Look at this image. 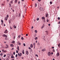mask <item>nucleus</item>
<instances>
[{
  "instance_id": "44",
  "label": "nucleus",
  "mask_w": 60,
  "mask_h": 60,
  "mask_svg": "<svg viewBox=\"0 0 60 60\" xmlns=\"http://www.w3.org/2000/svg\"><path fill=\"white\" fill-rule=\"evenodd\" d=\"M16 52L17 53H18V52H18V51L17 50H16Z\"/></svg>"
},
{
  "instance_id": "2",
  "label": "nucleus",
  "mask_w": 60,
  "mask_h": 60,
  "mask_svg": "<svg viewBox=\"0 0 60 60\" xmlns=\"http://www.w3.org/2000/svg\"><path fill=\"white\" fill-rule=\"evenodd\" d=\"M43 8H41V7H40L39 8V10L40 11H43Z\"/></svg>"
},
{
  "instance_id": "43",
  "label": "nucleus",
  "mask_w": 60,
  "mask_h": 60,
  "mask_svg": "<svg viewBox=\"0 0 60 60\" xmlns=\"http://www.w3.org/2000/svg\"><path fill=\"white\" fill-rule=\"evenodd\" d=\"M49 19H47L46 20V21H47V22H49Z\"/></svg>"
},
{
  "instance_id": "26",
  "label": "nucleus",
  "mask_w": 60,
  "mask_h": 60,
  "mask_svg": "<svg viewBox=\"0 0 60 60\" xmlns=\"http://www.w3.org/2000/svg\"><path fill=\"white\" fill-rule=\"evenodd\" d=\"M35 32L36 33H37V31L36 30H35Z\"/></svg>"
},
{
  "instance_id": "15",
  "label": "nucleus",
  "mask_w": 60,
  "mask_h": 60,
  "mask_svg": "<svg viewBox=\"0 0 60 60\" xmlns=\"http://www.w3.org/2000/svg\"><path fill=\"white\" fill-rule=\"evenodd\" d=\"M13 27L14 28H16V26L15 25H14L13 26Z\"/></svg>"
},
{
  "instance_id": "59",
  "label": "nucleus",
  "mask_w": 60,
  "mask_h": 60,
  "mask_svg": "<svg viewBox=\"0 0 60 60\" xmlns=\"http://www.w3.org/2000/svg\"><path fill=\"white\" fill-rule=\"evenodd\" d=\"M7 1L8 2L9 1V0H7Z\"/></svg>"
},
{
  "instance_id": "34",
  "label": "nucleus",
  "mask_w": 60,
  "mask_h": 60,
  "mask_svg": "<svg viewBox=\"0 0 60 60\" xmlns=\"http://www.w3.org/2000/svg\"><path fill=\"white\" fill-rule=\"evenodd\" d=\"M40 45V43H38L37 44L38 45Z\"/></svg>"
},
{
  "instance_id": "10",
  "label": "nucleus",
  "mask_w": 60,
  "mask_h": 60,
  "mask_svg": "<svg viewBox=\"0 0 60 60\" xmlns=\"http://www.w3.org/2000/svg\"><path fill=\"white\" fill-rule=\"evenodd\" d=\"M26 54L27 55H28L29 53L28 52V51H26Z\"/></svg>"
},
{
  "instance_id": "16",
  "label": "nucleus",
  "mask_w": 60,
  "mask_h": 60,
  "mask_svg": "<svg viewBox=\"0 0 60 60\" xmlns=\"http://www.w3.org/2000/svg\"><path fill=\"white\" fill-rule=\"evenodd\" d=\"M17 2H18V0H15V3H17Z\"/></svg>"
},
{
  "instance_id": "54",
  "label": "nucleus",
  "mask_w": 60,
  "mask_h": 60,
  "mask_svg": "<svg viewBox=\"0 0 60 60\" xmlns=\"http://www.w3.org/2000/svg\"><path fill=\"white\" fill-rule=\"evenodd\" d=\"M13 54H14V55H15V52H13Z\"/></svg>"
},
{
  "instance_id": "24",
  "label": "nucleus",
  "mask_w": 60,
  "mask_h": 60,
  "mask_svg": "<svg viewBox=\"0 0 60 60\" xmlns=\"http://www.w3.org/2000/svg\"><path fill=\"white\" fill-rule=\"evenodd\" d=\"M35 7H37V4L36 3L35 4Z\"/></svg>"
},
{
  "instance_id": "4",
  "label": "nucleus",
  "mask_w": 60,
  "mask_h": 60,
  "mask_svg": "<svg viewBox=\"0 0 60 60\" xmlns=\"http://www.w3.org/2000/svg\"><path fill=\"white\" fill-rule=\"evenodd\" d=\"M18 55L19 56H22V53H18Z\"/></svg>"
},
{
  "instance_id": "5",
  "label": "nucleus",
  "mask_w": 60,
  "mask_h": 60,
  "mask_svg": "<svg viewBox=\"0 0 60 60\" xmlns=\"http://www.w3.org/2000/svg\"><path fill=\"white\" fill-rule=\"evenodd\" d=\"M3 37H5V38H7V35H6L5 34H4L3 35Z\"/></svg>"
},
{
  "instance_id": "17",
  "label": "nucleus",
  "mask_w": 60,
  "mask_h": 60,
  "mask_svg": "<svg viewBox=\"0 0 60 60\" xmlns=\"http://www.w3.org/2000/svg\"><path fill=\"white\" fill-rule=\"evenodd\" d=\"M15 41H12V43H13L14 44V43H15Z\"/></svg>"
},
{
  "instance_id": "9",
  "label": "nucleus",
  "mask_w": 60,
  "mask_h": 60,
  "mask_svg": "<svg viewBox=\"0 0 60 60\" xmlns=\"http://www.w3.org/2000/svg\"><path fill=\"white\" fill-rule=\"evenodd\" d=\"M10 47H13L14 46V45H13L12 44H11L10 45Z\"/></svg>"
},
{
  "instance_id": "37",
  "label": "nucleus",
  "mask_w": 60,
  "mask_h": 60,
  "mask_svg": "<svg viewBox=\"0 0 60 60\" xmlns=\"http://www.w3.org/2000/svg\"><path fill=\"white\" fill-rule=\"evenodd\" d=\"M24 39V38L23 37H21V40H23Z\"/></svg>"
},
{
  "instance_id": "6",
  "label": "nucleus",
  "mask_w": 60,
  "mask_h": 60,
  "mask_svg": "<svg viewBox=\"0 0 60 60\" xmlns=\"http://www.w3.org/2000/svg\"><path fill=\"white\" fill-rule=\"evenodd\" d=\"M4 33L5 34H7V33H8V31H7V30H5Z\"/></svg>"
},
{
  "instance_id": "13",
  "label": "nucleus",
  "mask_w": 60,
  "mask_h": 60,
  "mask_svg": "<svg viewBox=\"0 0 60 60\" xmlns=\"http://www.w3.org/2000/svg\"><path fill=\"white\" fill-rule=\"evenodd\" d=\"M42 51L43 52H44V51H46V49H43L42 50Z\"/></svg>"
},
{
  "instance_id": "39",
  "label": "nucleus",
  "mask_w": 60,
  "mask_h": 60,
  "mask_svg": "<svg viewBox=\"0 0 60 60\" xmlns=\"http://www.w3.org/2000/svg\"><path fill=\"white\" fill-rule=\"evenodd\" d=\"M5 40H7V41L8 40V38H5Z\"/></svg>"
},
{
  "instance_id": "33",
  "label": "nucleus",
  "mask_w": 60,
  "mask_h": 60,
  "mask_svg": "<svg viewBox=\"0 0 60 60\" xmlns=\"http://www.w3.org/2000/svg\"><path fill=\"white\" fill-rule=\"evenodd\" d=\"M58 20H60V18L59 17H58Z\"/></svg>"
},
{
  "instance_id": "38",
  "label": "nucleus",
  "mask_w": 60,
  "mask_h": 60,
  "mask_svg": "<svg viewBox=\"0 0 60 60\" xmlns=\"http://www.w3.org/2000/svg\"><path fill=\"white\" fill-rule=\"evenodd\" d=\"M1 22L2 23H4L3 22V20H1Z\"/></svg>"
},
{
  "instance_id": "30",
  "label": "nucleus",
  "mask_w": 60,
  "mask_h": 60,
  "mask_svg": "<svg viewBox=\"0 0 60 60\" xmlns=\"http://www.w3.org/2000/svg\"><path fill=\"white\" fill-rule=\"evenodd\" d=\"M39 20V18H38L37 19V20L38 21Z\"/></svg>"
},
{
  "instance_id": "20",
  "label": "nucleus",
  "mask_w": 60,
  "mask_h": 60,
  "mask_svg": "<svg viewBox=\"0 0 60 60\" xmlns=\"http://www.w3.org/2000/svg\"><path fill=\"white\" fill-rule=\"evenodd\" d=\"M44 25H43V26L41 28V29H42L44 27Z\"/></svg>"
},
{
  "instance_id": "56",
  "label": "nucleus",
  "mask_w": 60,
  "mask_h": 60,
  "mask_svg": "<svg viewBox=\"0 0 60 60\" xmlns=\"http://www.w3.org/2000/svg\"><path fill=\"white\" fill-rule=\"evenodd\" d=\"M4 26H5V24H4Z\"/></svg>"
},
{
  "instance_id": "12",
  "label": "nucleus",
  "mask_w": 60,
  "mask_h": 60,
  "mask_svg": "<svg viewBox=\"0 0 60 60\" xmlns=\"http://www.w3.org/2000/svg\"><path fill=\"white\" fill-rule=\"evenodd\" d=\"M17 49L18 50V51H19V46H18L17 47Z\"/></svg>"
},
{
  "instance_id": "31",
  "label": "nucleus",
  "mask_w": 60,
  "mask_h": 60,
  "mask_svg": "<svg viewBox=\"0 0 60 60\" xmlns=\"http://www.w3.org/2000/svg\"><path fill=\"white\" fill-rule=\"evenodd\" d=\"M11 3L12 4H13V1H11Z\"/></svg>"
},
{
  "instance_id": "52",
  "label": "nucleus",
  "mask_w": 60,
  "mask_h": 60,
  "mask_svg": "<svg viewBox=\"0 0 60 60\" xmlns=\"http://www.w3.org/2000/svg\"><path fill=\"white\" fill-rule=\"evenodd\" d=\"M13 49H14V48H12V49H11V50H13Z\"/></svg>"
},
{
  "instance_id": "45",
  "label": "nucleus",
  "mask_w": 60,
  "mask_h": 60,
  "mask_svg": "<svg viewBox=\"0 0 60 60\" xmlns=\"http://www.w3.org/2000/svg\"><path fill=\"white\" fill-rule=\"evenodd\" d=\"M23 45L24 46H26V44H23Z\"/></svg>"
},
{
  "instance_id": "60",
  "label": "nucleus",
  "mask_w": 60,
  "mask_h": 60,
  "mask_svg": "<svg viewBox=\"0 0 60 60\" xmlns=\"http://www.w3.org/2000/svg\"><path fill=\"white\" fill-rule=\"evenodd\" d=\"M52 49H54V47H52Z\"/></svg>"
},
{
  "instance_id": "61",
  "label": "nucleus",
  "mask_w": 60,
  "mask_h": 60,
  "mask_svg": "<svg viewBox=\"0 0 60 60\" xmlns=\"http://www.w3.org/2000/svg\"><path fill=\"white\" fill-rule=\"evenodd\" d=\"M48 26H50V24H49Z\"/></svg>"
},
{
  "instance_id": "40",
  "label": "nucleus",
  "mask_w": 60,
  "mask_h": 60,
  "mask_svg": "<svg viewBox=\"0 0 60 60\" xmlns=\"http://www.w3.org/2000/svg\"><path fill=\"white\" fill-rule=\"evenodd\" d=\"M45 32H46V34L47 33H49V32L48 31H45Z\"/></svg>"
},
{
  "instance_id": "29",
  "label": "nucleus",
  "mask_w": 60,
  "mask_h": 60,
  "mask_svg": "<svg viewBox=\"0 0 60 60\" xmlns=\"http://www.w3.org/2000/svg\"><path fill=\"white\" fill-rule=\"evenodd\" d=\"M3 53H1L0 54V55L1 56H3Z\"/></svg>"
},
{
  "instance_id": "63",
  "label": "nucleus",
  "mask_w": 60,
  "mask_h": 60,
  "mask_svg": "<svg viewBox=\"0 0 60 60\" xmlns=\"http://www.w3.org/2000/svg\"><path fill=\"white\" fill-rule=\"evenodd\" d=\"M26 5H25L24 6V8H26Z\"/></svg>"
},
{
  "instance_id": "32",
  "label": "nucleus",
  "mask_w": 60,
  "mask_h": 60,
  "mask_svg": "<svg viewBox=\"0 0 60 60\" xmlns=\"http://www.w3.org/2000/svg\"><path fill=\"white\" fill-rule=\"evenodd\" d=\"M11 58H14V57L13 56H11Z\"/></svg>"
},
{
  "instance_id": "53",
  "label": "nucleus",
  "mask_w": 60,
  "mask_h": 60,
  "mask_svg": "<svg viewBox=\"0 0 60 60\" xmlns=\"http://www.w3.org/2000/svg\"><path fill=\"white\" fill-rule=\"evenodd\" d=\"M22 53L23 54H25V52H22Z\"/></svg>"
},
{
  "instance_id": "3",
  "label": "nucleus",
  "mask_w": 60,
  "mask_h": 60,
  "mask_svg": "<svg viewBox=\"0 0 60 60\" xmlns=\"http://www.w3.org/2000/svg\"><path fill=\"white\" fill-rule=\"evenodd\" d=\"M60 55L59 54V52H57L56 54V56H58Z\"/></svg>"
},
{
  "instance_id": "23",
  "label": "nucleus",
  "mask_w": 60,
  "mask_h": 60,
  "mask_svg": "<svg viewBox=\"0 0 60 60\" xmlns=\"http://www.w3.org/2000/svg\"><path fill=\"white\" fill-rule=\"evenodd\" d=\"M33 45H34V47H35V43H34L33 44Z\"/></svg>"
},
{
  "instance_id": "11",
  "label": "nucleus",
  "mask_w": 60,
  "mask_h": 60,
  "mask_svg": "<svg viewBox=\"0 0 60 60\" xmlns=\"http://www.w3.org/2000/svg\"><path fill=\"white\" fill-rule=\"evenodd\" d=\"M30 47L32 48L33 47V44H31L30 45Z\"/></svg>"
},
{
  "instance_id": "21",
  "label": "nucleus",
  "mask_w": 60,
  "mask_h": 60,
  "mask_svg": "<svg viewBox=\"0 0 60 60\" xmlns=\"http://www.w3.org/2000/svg\"><path fill=\"white\" fill-rule=\"evenodd\" d=\"M21 16V14L20 13L19 14V17H20V16Z\"/></svg>"
},
{
  "instance_id": "49",
  "label": "nucleus",
  "mask_w": 60,
  "mask_h": 60,
  "mask_svg": "<svg viewBox=\"0 0 60 60\" xmlns=\"http://www.w3.org/2000/svg\"><path fill=\"white\" fill-rule=\"evenodd\" d=\"M18 4H20V1H19L18 2Z\"/></svg>"
},
{
  "instance_id": "1",
  "label": "nucleus",
  "mask_w": 60,
  "mask_h": 60,
  "mask_svg": "<svg viewBox=\"0 0 60 60\" xmlns=\"http://www.w3.org/2000/svg\"><path fill=\"white\" fill-rule=\"evenodd\" d=\"M5 46L7 47H5L6 49H8L9 48V45L8 44H6Z\"/></svg>"
},
{
  "instance_id": "62",
  "label": "nucleus",
  "mask_w": 60,
  "mask_h": 60,
  "mask_svg": "<svg viewBox=\"0 0 60 60\" xmlns=\"http://www.w3.org/2000/svg\"><path fill=\"white\" fill-rule=\"evenodd\" d=\"M9 23H11V21H9Z\"/></svg>"
},
{
  "instance_id": "58",
  "label": "nucleus",
  "mask_w": 60,
  "mask_h": 60,
  "mask_svg": "<svg viewBox=\"0 0 60 60\" xmlns=\"http://www.w3.org/2000/svg\"><path fill=\"white\" fill-rule=\"evenodd\" d=\"M9 5L10 6H11V3H10L9 4Z\"/></svg>"
},
{
  "instance_id": "35",
  "label": "nucleus",
  "mask_w": 60,
  "mask_h": 60,
  "mask_svg": "<svg viewBox=\"0 0 60 60\" xmlns=\"http://www.w3.org/2000/svg\"><path fill=\"white\" fill-rule=\"evenodd\" d=\"M17 56H18V55H17V54H16V55H15L16 57H17Z\"/></svg>"
},
{
  "instance_id": "48",
  "label": "nucleus",
  "mask_w": 60,
  "mask_h": 60,
  "mask_svg": "<svg viewBox=\"0 0 60 60\" xmlns=\"http://www.w3.org/2000/svg\"><path fill=\"white\" fill-rule=\"evenodd\" d=\"M19 45H21V43H19Z\"/></svg>"
},
{
  "instance_id": "41",
  "label": "nucleus",
  "mask_w": 60,
  "mask_h": 60,
  "mask_svg": "<svg viewBox=\"0 0 60 60\" xmlns=\"http://www.w3.org/2000/svg\"><path fill=\"white\" fill-rule=\"evenodd\" d=\"M53 52H55V49H53Z\"/></svg>"
},
{
  "instance_id": "18",
  "label": "nucleus",
  "mask_w": 60,
  "mask_h": 60,
  "mask_svg": "<svg viewBox=\"0 0 60 60\" xmlns=\"http://www.w3.org/2000/svg\"><path fill=\"white\" fill-rule=\"evenodd\" d=\"M52 1H51L50 2V4H52Z\"/></svg>"
},
{
  "instance_id": "42",
  "label": "nucleus",
  "mask_w": 60,
  "mask_h": 60,
  "mask_svg": "<svg viewBox=\"0 0 60 60\" xmlns=\"http://www.w3.org/2000/svg\"><path fill=\"white\" fill-rule=\"evenodd\" d=\"M36 56H37V57H38V55H36Z\"/></svg>"
},
{
  "instance_id": "14",
  "label": "nucleus",
  "mask_w": 60,
  "mask_h": 60,
  "mask_svg": "<svg viewBox=\"0 0 60 60\" xmlns=\"http://www.w3.org/2000/svg\"><path fill=\"white\" fill-rule=\"evenodd\" d=\"M45 19V18L44 17H42V19Z\"/></svg>"
},
{
  "instance_id": "27",
  "label": "nucleus",
  "mask_w": 60,
  "mask_h": 60,
  "mask_svg": "<svg viewBox=\"0 0 60 60\" xmlns=\"http://www.w3.org/2000/svg\"><path fill=\"white\" fill-rule=\"evenodd\" d=\"M37 39H38V38H37V37H36V38H35V39L36 40H37Z\"/></svg>"
},
{
  "instance_id": "55",
  "label": "nucleus",
  "mask_w": 60,
  "mask_h": 60,
  "mask_svg": "<svg viewBox=\"0 0 60 60\" xmlns=\"http://www.w3.org/2000/svg\"><path fill=\"white\" fill-rule=\"evenodd\" d=\"M3 24H4V23H1V25H3Z\"/></svg>"
},
{
  "instance_id": "47",
  "label": "nucleus",
  "mask_w": 60,
  "mask_h": 60,
  "mask_svg": "<svg viewBox=\"0 0 60 60\" xmlns=\"http://www.w3.org/2000/svg\"><path fill=\"white\" fill-rule=\"evenodd\" d=\"M7 52V51H6V50L4 51V52Z\"/></svg>"
},
{
  "instance_id": "7",
  "label": "nucleus",
  "mask_w": 60,
  "mask_h": 60,
  "mask_svg": "<svg viewBox=\"0 0 60 60\" xmlns=\"http://www.w3.org/2000/svg\"><path fill=\"white\" fill-rule=\"evenodd\" d=\"M48 55L49 56H50V54H51V53L50 52H49L48 53Z\"/></svg>"
},
{
  "instance_id": "22",
  "label": "nucleus",
  "mask_w": 60,
  "mask_h": 60,
  "mask_svg": "<svg viewBox=\"0 0 60 60\" xmlns=\"http://www.w3.org/2000/svg\"><path fill=\"white\" fill-rule=\"evenodd\" d=\"M7 17H6L7 18H9V15H6Z\"/></svg>"
},
{
  "instance_id": "50",
  "label": "nucleus",
  "mask_w": 60,
  "mask_h": 60,
  "mask_svg": "<svg viewBox=\"0 0 60 60\" xmlns=\"http://www.w3.org/2000/svg\"><path fill=\"white\" fill-rule=\"evenodd\" d=\"M38 0V2H40V1H41V0Z\"/></svg>"
},
{
  "instance_id": "46",
  "label": "nucleus",
  "mask_w": 60,
  "mask_h": 60,
  "mask_svg": "<svg viewBox=\"0 0 60 60\" xmlns=\"http://www.w3.org/2000/svg\"><path fill=\"white\" fill-rule=\"evenodd\" d=\"M25 51L24 50H23L22 51V52H24Z\"/></svg>"
},
{
  "instance_id": "28",
  "label": "nucleus",
  "mask_w": 60,
  "mask_h": 60,
  "mask_svg": "<svg viewBox=\"0 0 60 60\" xmlns=\"http://www.w3.org/2000/svg\"><path fill=\"white\" fill-rule=\"evenodd\" d=\"M43 21L44 23H45V19L44 20H43Z\"/></svg>"
},
{
  "instance_id": "8",
  "label": "nucleus",
  "mask_w": 60,
  "mask_h": 60,
  "mask_svg": "<svg viewBox=\"0 0 60 60\" xmlns=\"http://www.w3.org/2000/svg\"><path fill=\"white\" fill-rule=\"evenodd\" d=\"M46 17H47V18H48V17H49V14L48 13H47L46 14Z\"/></svg>"
},
{
  "instance_id": "19",
  "label": "nucleus",
  "mask_w": 60,
  "mask_h": 60,
  "mask_svg": "<svg viewBox=\"0 0 60 60\" xmlns=\"http://www.w3.org/2000/svg\"><path fill=\"white\" fill-rule=\"evenodd\" d=\"M5 19L6 20H7V19H8V18L6 17L5 18Z\"/></svg>"
},
{
  "instance_id": "51",
  "label": "nucleus",
  "mask_w": 60,
  "mask_h": 60,
  "mask_svg": "<svg viewBox=\"0 0 60 60\" xmlns=\"http://www.w3.org/2000/svg\"><path fill=\"white\" fill-rule=\"evenodd\" d=\"M29 49H31V48L30 47H29Z\"/></svg>"
},
{
  "instance_id": "64",
  "label": "nucleus",
  "mask_w": 60,
  "mask_h": 60,
  "mask_svg": "<svg viewBox=\"0 0 60 60\" xmlns=\"http://www.w3.org/2000/svg\"><path fill=\"white\" fill-rule=\"evenodd\" d=\"M59 24H60V21L59 22H58Z\"/></svg>"
},
{
  "instance_id": "57",
  "label": "nucleus",
  "mask_w": 60,
  "mask_h": 60,
  "mask_svg": "<svg viewBox=\"0 0 60 60\" xmlns=\"http://www.w3.org/2000/svg\"><path fill=\"white\" fill-rule=\"evenodd\" d=\"M10 29H12V28H11V27H10Z\"/></svg>"
},
{
  "instance_id": "36",
  "label": "nucleus",
  "mask_w": 60,
  "mask_h": 60,
  "mask_svg": "<svg viewBox=\"0 0 60 60\" xmlns=\"http://www.w3.org/2000/svg\"><path fill=\"white\" fill-rule=\"evenodd\" d=\"M6 56V55H4L3 56V57H5V56Z\"/></svg>"
},
{
  "instance_id": "25",
  "label": "nucleus",
  "mask_w": 60,
  "mask_h": 60,
  "mask_svg": "<svg viewBox=\"0 0 60 60\" xmlns=\"http://www.w3.org/2000/svg\"><path fill=\"white\" fill-rule=\"evenodd\" d=\"M58 47H60V44H58Z\"/></svg>"
}]
</instances>
